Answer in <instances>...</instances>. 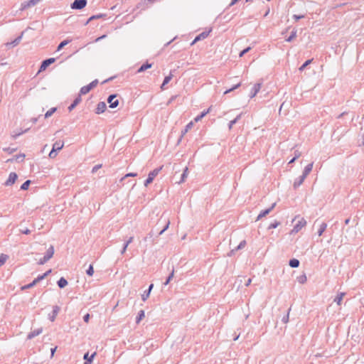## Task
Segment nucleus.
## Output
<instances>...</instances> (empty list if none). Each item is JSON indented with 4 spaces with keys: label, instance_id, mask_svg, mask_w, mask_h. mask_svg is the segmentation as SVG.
<instances>
[{
    "label": "nucleus",
    "instance_id": "obj_31",
    "mask_svg": "<svg viewBox=\"0 0 364 364\" xmlns=\"http://www.w3.org/2000/svg\"><path fill=\"white\" fill-rule=\"evenodd\" d=\"M242 116V114H240L237 115L233 120L230 121L228 125L229 129H231L232 128V126L237 122V121L240 119Z\"/></svg>",
    "mask_w": 364,
    "mask_h": 364
},
{
    "label": "nucleus",
    "instance_id": "obj_56",
    "mask_svg": "<svg viewBox=\"0 0 364 364\" xmlns=\"http://www.w3.org/2000/svg\"><path fill=\"white\" fill-rule=\"evenodd\" d=\"M83 320L85 322L88 323L89 320H90V314H85L83 317Z\"/></svg>",
    "mask_w": 364,
    "mask_h": 364
},
{
    "label": "nucleus",
    "instance_id": "obj_23",
    "mask_svg": "<svg viewBox=\"0 0 364 364\" xmlns=\"http://www.w3.org/2000/svg\"><path fill=\"white\" fill-rule=\"evenodd\" d=\"M346 294L344 292H341L337 295V296L334 299V301L338 304L341 305V303L344 297Z\"/></svg>",
    "mask_w": 364,
    "mask_h": 364
},
{
    "label": "nucleus",
    "instance_id": "obj_62",
    "mask_svg": "<svg viewBox=\"0 0 364 364\" xmlns=\"http://www.w3.org/2000/svg\"><path fill=\"white\" fill-rule=\"evenodd\" d=\"M90 357V356H89V353H85V354L84 355L83 358H84L86 361H87V360H89Z\"/></svg>",
    "mask_w": 364,
    "mask_h": 364
},
{
    "label": "nucleus",
    "instance_id": "obj_19",
    "mask_svg": "<svg viewBox=\"0 0 364 364\" xmlns=\"http://www.w3.org/2000/svg\"><path fill=\"white\" fill-rule=\"evenodd\" d=\"M82 99L80 96H78L75 99L73 103L68 107V110L71 112L80 102Z\"/></svg>",
    "mask_w": 364,
    "mask_h": 364
},
{
    "label": "nucleus",
    "instance_id": "obj_33",
    "mask_svg": "<svg viewBox=\"0 0 364 364\" xmlns=\"http://www.w3.org/2000/svg\"><path fill=\"white\" fill-rule=\"evenodd\" d=\"M289 265L291 267H298L299 265V261L296 259H292L289 261Z\"/></svg>",
    "mask_w": 364,
    "mask_h": 364
},
{
    "label": "nucleus",
    "instance_id": "obj_39",
    "mask_svg": "<svg viewBox=\"0 0 364 364\" xmlns=\"http://www.w3.org/2000/svg\"><path fill=\"white\" fill-rule=\"evenodd\" d=\"M30 183H31V181H30V180H27V181H25V182L21 185V190H23V191L27 190V189L28 188V186H29Z\"/></svg>",
    "mask_w": 364,
    "mask_h": 364
},
{
    "label": "nucleus",
    "instance_id": "obj_42",
    "mask_svg": "<svg viewBox=\"0 0 364 364\" xmlns=\"http://www.w3.org/2000/svg\"><path fill=\"white\" fill-rule=\"evenodd\" d=\"M69 43L68 40H65L62 41L58 46L57 50H60L65 46H66Z\"/></svg>",
    "mask_w": 364,
    "mask_h": 364
},
{
    "label": "nucleus",
    "instance_id": "obj_9",
    "mask_svg": "<svg viewBox=\"0 0 364 364\" xmlns=\"http://www.w3.org/2000/svg\"><path fill=\"white\" fill-rule=\"evenodd\" d=\"M40 1H41V0H29V1H25V2L22 3V4H21V9L23 10V9H26L28 8L34 6Z\"/></svg>",
    "mask_w": 364,
    "mask_h": 364
},
{
    "label": "nucleus",
    "instance_id": "obj_45",
    "mask_svg": "<svg viewBox=\"0 0 364 364\" xmlns=\"http://www.w3.org/2000/svg\"><path fill=\"white\" fill-rule=\"evenodd\" d=\"M240 85H241L240 83H238V84L235 85L234 87H232V88H230V89H229V90H226V91L224 92V94H225V95H226V94H228V93H229V92H230L233 91L234 90H235V89L238 88V87L240 86Z\"/></svg>",
    "mask_w": 364,
    "mask_h": 364
},
{
    "label": "nucleus",
    "instance_id": "obj_57",
    "mask_svg": "<svg viewBox=\"0 0 364 364\" xmlns=\"http://www.w3.org/2000/svg\"><path fill=\"white\" fill-rule=\"evenodd\" d=\"M24 157H25L24 155L16 156V161H23Z\"/></svg>",
    "mask_w": 364,
    "mask_h": 364
},
{
    "label": "nucleus",
    "instance_id": "obj_17",
    "mask_svg": "<svg viewBox=\"0 0 364 364\" xmlns=\"http://www.w3.org/2000/svg\"><path fill=\"white\" fill-rule=\"evenodd\" d=\"M305 178L306 177L303 176L302 175L296 178L293 184L294 188H297L299 186H300L303 183Z\"/></svg>",
    "mask_w": 364,
    "mask_h": 364
},
{
    "label": "nucleus",
    "instance_id": "obj_43",
    "mask_svg": "<svg viewBox=\"0 0 364 364\" xmlns=\"http://www.w3.org/2000/svg\"><path fill=\"white\" fill-rule=\"evenodd\" d=\"M105 16V14H98V15H94V16H92L87 21V23L90 21H92L93 19H97V18H102Z\"/></svg>",
    "mask_w": 364,
    "mask_h": 364
},
{
    "label": "nucleus",
    "instance_id": "obj_41",
    "mask_svg": "<svg viewBox=\"0 0 364 364\" xmlns=\"http://www.w3.org/2000/svg\"><path fill=\"white\" fill-rule=\"evenodd\" d=\"M312 59L311 60H306L299 68V71H303L304 70V68L308 66L311 62H312Z\"/></svg>",
    "mask_w": 364,
    "mask_h": 364
},
{
    "label": "nucleus",
    "instance_id": "obj_1",
    "mask_svg": "<svg viewBox=\"0 0 364 364\" xmlns=\"http://www.w3.org/2000/svg\"><path fill=\"white\" fill-rule=\"evenodd\" d=\"M162 167L163 166L155 168L149 173L148 178L144 181V186L147 187L150 183L153 182L154 178L156 177V176H158L159 172L161 171Z\"/></svg>",
    "mask_w": 364,
    "mask_h": 364
},
{
    "label": "nucleus",
    "instance_id": "obj_48",
    "mask_svg": "<svg viewBox=\"0 0 364 364\" xmlns=\"http://www.w3.org/2000/svg\"><path fill=\"white\" fill-rule=\"evenodd\" d=\"M95 355H96V353H92V354L90 355V357L89 360H88L87 361H85V362L84 363V364H91V363L92 362V360H93V358H95Z\"/></svg>",
    "mask_w": 364,
    "mask_h": 364
},
{
    "label": "nucleus",
    "instance_id": "obj_21",
    "mask_svg": "<svg viewBox=\"0 0 364 364\" xmlns=\"http://www.w3.org/2000/svg\"><path fill=\"white\" fill-rule=\"evenodd\" d=\"M23 35V32H22L21 36H19L18 38H16L12 42L6 43V46H17L20 43V41H21Z\"/></svg>",
    "mask_w": 364,
    "mask_h": 364
},
{
    "label": "nucleus",
    "instance_id": "obj_29",
    "mask_svg": "<svg viewBox=\"0 0 364 364\" xmlns=\"http://www.w3.org/2000/svg\"><path fill=\"white\" fill-rule=\"evenodd\" d=\"M145 316L144 311L141 310L139 311L138 316L136 318V323H139Z\"/></svg>",
    "mask_w": 364,
    "mask_h": 364
},
{
    "label": "nucleus",
    "instance_id": "obj_61",
    "mask_svg": "<svg viewBox=\"0 0 364 364\" xmlns=\"http://www.w3.org/2000/svg\"><path fill=\"white\" fill-rule=\"evenodd\" d=\"M169 225H170V221H169V220H168V221H167L166 225L165 226H164V228H163V229H164V230H165V231H166V230L168 228Z\"/></svg>",
    "mask_w": 364,
    "mask_h": 364
},
{
    "label": "nucleus",
    "instance_id": "obj_59",
    "mask_svg": "<svg viewBox=\"0 0 364 364\" xmlns=\"http://www.w3.org/2000/svg\"><path fill=\"white\" fill-rule=\"evenodd\" d=\"M133 240H134V237H130L127 240V241L125 242V244H127V245L129 246V245L130 243H132V242H133Z\"/></svg>",
    "mask_w": 364,
    "mask_h": 364
},
{
    "label": "nucleus",
    "instance_id": "obj_44",
    "mask_svg": "<svg viewBox=\"0 0 364 364\" xmlns=\"http://www.w3.org/2000/svg\"><path fill=\"white\" fill-rule=\"evenodd\" d=\"M150 293L147 291H144L141 295L142 301H145L149 297Z\"/></svg>",
    "mask_w": 364,
    "mask_h": 364
},
{
    "label": "nucleus",
    "instance_id": "obj_4",
    "mask_svg": "<svg viewBox=\"0 0 364 364\" xmlns=\"http://www.w3.org/2000/svg\"><path fill=\"white\" fill-rule=\"evenodd\" d=\"M306 225V221L304 218H301L296 223V224L294 226L291 232L297 233L299 232L305 225Z\"/></svg>",
    "mask_w": 364,
    "mask_h": 364
},
{
    "label": "nucleus",
    "instance_id": "obj_22",
    "mask_svg": "<svg viewBox=\"0 0 364 364\" xmlns=\"http://www.w3.org/2000/svg\"><path fill=\"white\" fill-rule=\"evenodd\" d=\"M63 146H64V143L63 141H56L53 145V149H54L55 151H57V150L59 151L63 149Z\"/></svg>",
    "mask_w": 364,
    "mask_h": 364
},
{
    "label": "nucleus",
    "instance_id": "obj_25",
    "mask_svg": "<svg viewBox=\"0 0 364 364\" xmlns=\"http://www.w3.org/2000/svg\"><path fill=\"white\" fill-rule=\"evenodd\" d=\"M40 281L39 280H37V278L35 279L31 283L27 284V285H25V286H23L21 287V289L22 290H25V289H30L33 287H34L38 282H39Z\"/></svg>",
    "mask_w": 364,
    "mask_h": 364
},
{
    "label": "nucleus",
    "instance_id": "obj_2",
    "mask_svg": "<svg viewBox=\"0 0 364 364\" xmlns=\"http://www.w3.org/2000/svg\"><path fill=\"white\" fill-rule=\"evenodd\" d=\"M54 255V247L53 246H50L46 252V254L44 255V257L38 262V264L40 265L44 264L46 263L49 259H50Z\"/></svg>",
    "mask_w": 364,
    "mask_h": 364
},
{
    "label": "nucleus",
    "instance_id": "obj_10",
    "mask_svg": "<svg viewBox=\"0 0 364 364\" xmlns=\"http://www.w3.org/2000/svg\"><path fill=\"white\" fill-rule=\"evenodd\" d=\"M55 60V59L53 58H50L43 60L40 67L39 72L45 70L47 68V67L49 66L53 63H54Z\"/></svg>",
    "mask_w": 364,
    "mask_h": 364
},
{
    "label": "nucleus",
    "instance_id": "obj_52",
    "mask_svg": "<svg viewBox=\"0 0 364 364\" xmlns=\"http://www.w3.org/2000/svg\"><path fill=\"white\" fill-rule=\"evenodd\" d=\"M250 49H251L250 47H247V48H245V50L241 51L240 53V57H242L246 53H247L249 50H250Z\"/></svg>",
    "mask_w": 364,
    "mask_h": 364
},
{
    "label": "nucleus",
    "instance_id": "obj_47",
    "mask_svg": "<svg viewBox=\"0 0 364 364\" xmlns=\"http://www.w3.org/2000/svg\"><path fill=\"white\" fill-rule=\"evenodd\" d=\"M279 224H280V223H279V222H274V223H271V224L269 225L268 228H269V229L276 228H277V227L279 225Z\"/></svg>",
    "mask_w": 364,
    "mask_h": 364
},
{
    "label": "nucleus",
    "instance_id": "obj_24",
    "mask_svg": "<svg viewBox=\"0 0 364 364\" xmlns=\"http://www.w3.org/2000/svg\"><path fill=\"white\" fill-rule=\"evenodd\" d=\"M326 228L327 224L326 223H321L318 230V235L321 236L323 232L326 230Z\"/></svg>",
    "mask_w": 364,
    "mask_h": 364
},
{
    "label": "nucleus",
    "instance_id": "obj_20",
    "mask_svg": "<svg viewBox=\"0 0 364 364\" xmlns=\"http://www.w3.org/2000/svg\"><path fill=\"white\" fill-rule=\"evenodd\" d=\"M210 109H211V107H210L206 111H203L200 115L195 117L194 121L196 122H198L200 120H201L208 113L210 112Z\"/></svg>",
    "mask_w": 364,
    "mask_h": 364
},
{
    "label": "nucleus",
    "instance_id": "obj_14",
    "mask_svg": "<svg viewBox=\"0 0 364 364\" xmlns=\"http://www.w3.org/2000/svg\"><path fill=\"white\" fill-rule=\"evenodd\" d=\"M43 332V328H39L38 329L33 330V331L30 332L27 336V339L31 340L34 337L40 335Z\"/></svg>",
    "mask_w": 364,
    "mask_h": 364
},
{
    "label": "nucleus",
    "instance_id": "obj_7",
    "mask_svg": "<svg viewBox=\"0 0 364 364\" xmlns=\"http://www.w3.org/2000/svg\"><path fill=\"white\" fill-rule=\"evenodd\" d=\"M117 95H111L109 96L107 99V102L109 104V107L111 108H115L119 105V100L116 99Z\"/></svg>",
    "mask_w": 364,
    "mask_h": 364
},
{
    "label": "nucleus",
    "instance_id": "obj_50",
    "mask_svg": "<svg viewBox=\"0 0 364 364\" xmlns=\"http://www.w3.org/2000/svg\"><path fill=\"white\" fill-rule=\"evenodd\" d=\"M48 156H49V157H50V159H53V158H55V157L57 156L56 151L52 149V150H51V151L49 153V155H48Z\"/></svg>",
    "mask_w": 364,
    "mask_h": 364
},
{
    "label": "nucleus",
    "instance_id": "obj_12",
    "mask_svg": "<svg viewBox=\"0 0 364 364\" xmlns=\"http://www.w3.org/2000/svg\"><path fill=\"white\" fill-rule=\"evenodd\" d=\"M261 87H262V83H260V82L256 83L252 89L251 93H250V97L253 98L254 97H255L257 95V94L259 92Z\"/></svg>",
    "mask_w": 364,
    "mask_h": 364
},
{
    "label": "nucleus",
    "instance_id": "obj_13",
    "mask_svg": "<svg viewBox=\"0 0 364 364\" xmlns=\"http://www.w3.org/2000/svg\"><path fill=\"white\" fill-rule=\"evenodd\" d=\"M106 108H107V105H106L105 102H100L97 105L95 112H96V114H102L105 111Z\"/></svg>",
    "mask_w": 364,
    "mask_h": 364
},
{
    "label": "nucleus",
    "instance_id": "obj_27",
    "mask_svg": "<svg viewBox=\"0 0 364 364\" xmlns=\"http://www.w3.org/2000/svg\"><path fill=\"white\" fill-rule=\"evenodd\" d=\"M188 167H186L185 169L183 170V173L181 175V181L178 182V183H181L184 182L186 181V178L188 177Z\"/></svg>",
    "mask_w": 364,
    "mask_h": 364
},
{
    "label": "nucleus",
    "instance_id": "obj_26",
    "mask_svg": "<svg viewBox=\"0 0 364 364\" xmlns=\"http://www.w3.org/2000/svg\"><path fill=\"white\" fill-rule=\"evenodd\" d=\"M172 77H173V75L171 73H170L168 76L165 77L164 82L161 86V89H164V86L171 81V80L172 79Z\"/></svg>",
    "mask_w": 364,
    "mask_h": 364
},
{
    "label": "nucleus",
    "instance_id": "obj_15",
    "mask_svg": "<svg viewBox=\"0 0 364 364\" xmlns=\"http://www.w3.org/2000/svg\"><path fill=\"white\" fill-rule=\"evenodd\" d=\"M60 311V307L58 306H53V310L52 314H49V319L51 321H54L58 312Z\"/></svg>",
    "mask_w": 364,
    "mask_h": 364
},
{
    "label": "nucleus",
    "instance_id": "obj_38",
    "mask_svg": "<svg viewBox=\"0 0 364 364\" xmlns=\"http://www.w3.org/2000/svg\"><path fill=\"white\" fill-rule=\"evenodd\" d=\"M173 276H174V269H172L171 274H169V276L166 279V282H164V285L168 284L169 282H171V280L173 279Z\"/></svg>",
    "mask_w": 364,
    "mask_h": 364
},
{
    "label": "nucleus",
    "instance_id": "obj_30",
    "mask_svg": "<svg viewBox=\"0 0 364 364\" xmlns=\"http://www.w3.org/2000/svg\"><path fill=\"white\" fill-rule=\"evenodd\" d=\"M152 66V64L151 63H146V64H144L142 65L138 70V73H141V72H144L146 70H147L148 68H151Z\"/></svg>",
    "mask_w": 364,
    "mask_h": 364
},
{
    "label": "nucleus",
    "instance_id": "obj_51",
    "mask_svg": "<svg viewBox=\"0 0 364 364\" xmlns=\"http://www.w3.org/2000/svg\"><path fill=\"white\" fill-rule=\"evenodd\" d=\"M137 176V173H127L122 178V180H123L124 178H127V177H135Z\"/></svg>",
    "mask_w": 364,
    "mask_h": 364
},
{
    "label": "nucleus",
    "instance_id": "obj_54",
    "mask_svg": "<svg viewBox=\"0 0 364 364\" xmlns=\"http://www.w3.org/2000/svg\"><path fill=\"white\" fill-rule=\"evenodd\" d=\"M301 153L299 151L296 150V151H294V157H295L296 159H297L298 158H299V157L301 156Z\"/></svg>",
    "mask_w": 364,
    "mask_h": 364
},
{
    "label": "nucleus",
    "instance_id": "obj_46",
    "mask_svg": "<svg viewBox=\"0 0 364 364\" xmlns=\"http://www.w3.org/2000/svg\"><path fill=\"white\" fill-rule=\"evenodd\" d=\"M87 274L89 276H92L94 274V269L92 264L90 265L88 269L87 270Z\"/></svg>",
    "mask_w": 364,
    "mask_h": 364
},
{
    "label": "nucleus",
    "instance_id": "obj_32",
    "mask_svg": "<svg viewBox=\"0 0 364 364\" xmlns=\"http://www.w3.org/2000/svg\"><path fill=\"white\" fill-rule=\"evenodd\" d=\"M193 126V122H189L185 127V129L182 131V136H183Z\"/></svg>",
    "mask_w": 364,
    "mask_h": 364
},
{
    "label": "nucleus",
    "instance_id": "obj_16",
    "mask_svg": "<svg viewBox=\"0 0 364 364\" xmlns=\"http://www.w3.org/2000/svg\"><path fill=\"white\" fill-rule=\"evenodd\" d=\"M245 245L246 241L245 240L241 241L239 245L235 249H233L230 251V252L228 254V256H232L235 253V252L243 249L245 247Z\"/></svg>",
    "mask_w": 364,
    "mask_h": 364
},
{
    "label": "nucleus",
    "instance_id": "obj_49",
    "mask_svg": "<svg viewBox=\"0 0 364 364\" xmlns=\"http://www.w3.org/2000/svg\"><path fill=\"white\" fill-rule=\"evenodd\" d=\"M289 311H290V309ZM289 311H288L287 314L282 318V321L283 323H287L289 321Z\"/></svg>",
    "mask_w": 364,
    "mask_h": 364
},
{
    "label": "nucleus",
    "instance_id": "obj_35",
    "mask_svg": "<svg viewBox=\"0 0 364 364\" xmlns=\"http://www.w3.org/2000/svg\"><path fill=\"white\" fill-rule=\"evenodd\" d=\"M296 32H297V31H296V30H295V29H294V31H292V32H291V33L290 36H289V37H288V38L286 39V41H287V42H291V41H293V40L296 37Z\"/></svg>",
    "mask_w": 364,
    "mask_h": 364
},
{
    "label": "nucleus",
    "instance_id": "obj_6",
    "mask_svg": "<svg viewBox=\"0 0 364 364\" xmlns=\"http://www.w3.org/2000/svg\"><path fill=\"white\" fill-rule=\"evenodd\" d=\"M17 178H18V176L16 173H14V172L10 173L8 179L4 183V185L6 186H9L13 185L16 182Z\"/></svg>",
    "mask_w": 364,
    "mask_h": 364
},
{
    "label": "nucleus",
    "instance_id": "obj_64",
    "mask_svg": "<svg viewBox=\"0 0 364 364\" xmlns=\"http://www.w3.org/2000/svg\"><path fill=\"white\" fill-rule=\"evenodd\" d=\"M251 282H252V279H248L247 282L245 283V286L248 287L251 284Z\"/></svg>",
    "mask_w": 364,
    "mask_h": 364
},
{
    "label": "nucleus",
    "instance_id": "obj_58",
    "mask_svg": "<svg viewBox=\"0 0 364 364\" xmlns=\"http://www.w3.org/2000/svg\"><path fill=\"white\" fill-rule=\"evenodd\" d=\"M22 233L23 234H26V235H28L31 233V230L28 228L25 229V230H21Z\"/></svg>",
    "mask_w": 364,
    "mask_h": 364
},
{
    "label": "nucleus",
    "instance_id": "obj_55",
    "mask_svg": "<svg viewBox=\"0 0 364 364\" xmlns=\"http://www.w3.org/2000/svg\"><path fill=\"white\" fill-rule=\"evenodd\" d=\"M127 247H128L127 244L124 243V247H123L122 250H121V254L122 255H124L126 252V251L127 250Z\"/></svg>",
    "mask_w": 364,
    "mask_h": 364
},
{
    "label": "nucleus",
    "instance_id": "obj_11",
    "mask_svg": "<svg viewBox=\"0 0 364 364\" xmlns=\"http://www.w3.org/2000/svg\"><path fill=\"white\" fill-rule=\"evenodd\" d=\"M275 205H276V203H273L272 205V206L270 208H267V209H266L264 210L261 211V213L258 215L256 221L259 220L261 218H262L263 217H264L267 215H268L274 209Z\"/></svg>",
    "mask_w": 364,
    "mask_h": 364
},
{
    "label": "nucleus",
    "instance_id": "obj_8",
    "mask_svg": "<svg viewBox=\"0 0 364 364\" xmlns=\"http://www.w3.org/2000/svg\"><path fill=\"white\" fill-rule=\"evenodd\" d=\"M211 30H209L208 31H204V32H202L201 33H200L198 36H197L195 39L192 41V43H191V46L194 45L196 42L200 41V40H203V39H205L206 38L210 33Z\"/></svg>",
    "mask_w": 364,
    "mask_h": 364
},
{
    "label": "nucleus",
    "instance_id": "obj_60",
    "mask_svg": "<svg viewBox=\"0 0 364 364\" xmlns=\"http://www.w3.org/2000/svg\"><path fill=\"white\" fill-rule=\"evenodd\" d=\"M101 167V165H96L92 168V173L97 171Z\"/></svg>",
    "mask_w": 364,
    "mask_h": 364
},
{
    "label": "nucleus",
    "instance_id": "obj_40",
    "mask_svg": "<svg viewBox=\"0 0 364 364\" xmlns=\"http://www.w3.org/2000/svg\"><path fill=\"white\" fill-rule=\"evenodd\" d=\"M51 272V269L48 270L46 272H45L43 274L40 275L37 277V280L41 281L44 278H46L48 275H49Z\"/></svg>",
    "mask_w": 364,
    "mask_h": 364
},
{
    "label": "nucleus",
    "instance_id": "obj_36",
    "mask_svg": "<svg viewBox=\"0 0 364 364\" xmlns=\"http://www.w3.org/2000/svg\"><path fill=\"white\" fill-rule=\"evenodd\" d=\"M56 111L55 107L50 108L49 110L46 112L45 114V118H48L52 116V114Z\"/></svg>",
    "mask_w": 364,
    "mask_h": 364
},
{
    "label": "nucleus",
    "instance_id": "obj_28",
    "mask_svg": "<svg viewBox=\"0 0 364 364\" xmlns=\"http://www.w3.org/2000/svg\"><path fill=\"white\" fill-rule=\"evenodd\" d=\"M58 285L60 288H64L65 286L68 285V282L67 280L63 278V277H61L58 281Z\"/></svg>",
    "mask_w": 364,
    "mask_h": 364
},
{
    "label": "nucleus",
    "instance_id": "obj_53",
    "mask_svg": "<svg viewBox=\"0 0 364 364\" xmlns=\"http://www.w3.org/2000/svg\"><path fill=\"white\" fill-rule=\"evenodd\" d=\"M304 18V15H293V18L295 20V21H299V19H301Z\"/></svg>",
    "mask_w": 364,
    "mask_h": 364
},
{
    "label": "nucleus",
    "instance_id": "obj_18",
    "mask_svg": "<svg viewBox=\"0 0 364 364\" xmlns=\"http://www.w3.org/2000/svg\"><path fill=\"white\" fill-rule=\"evenodd\" d=\"M313 166H314V163H311L309 164H308L305 168H304V170L303 171V174L302 176L306 177L310 173V172L312 171V168H313Z\"/></svg>",
    "mask_w": 364,
    "mask_h": 364
},
{
    "label": "nucleus",
    "instance_id": "obj_5",
    "mask_svg": "<svg viewBox=\"0 0 364 364\" xmlns=\"http://www.w3.org/2000/svg\"><path fill=\"white\" fill-rule=\"evenodd\" d=\"M87 4V0H75L71 5L73 9H82Z\"/></svg>",
    "mask_w": 364,
    "mask_h": 364
},
{
    "label": "nucleus",
    "instance_id": "obj_3",
    "mask_svg": "<svg viewBox=\"0 0 364 364\" xmlns=\"http://www.w3.org/2000/svg\"><path fill=\"white\" fill-rule=\"evenodd\" d=\"M97 83H98V80H95L92 82H90L89 85H87L86 86H83L82 87H81L80 91V95H86L87 93H88L92 89H93L94 87H95L97 86Z\"/></svg>",
    "mask_w": 364,
    "mask_h": 364
},
{
    "label": "nucleus",
    "instance_id": "obj_37",
    "mask_svg": "<svg viewBox=\"0 0 364 364\" xmlns=\"http://www.w3.org/2000/svg\"><path fill=\"white\" fill-rule=\"evenodd\" d=\"M7 259H8V256L6 255L2 254L0 256V267H1L2 265L4 264V263L7 260Z\"/></svg>",
    "mask_w": 364,
    "mask_h": 364
},
{
    "label": "nucleus",
    "instance_id": "obj_34",
    "mask_svg": "<svg viewBox=\"0 0 364 364\" xmlns=\"http://www.w3.org/2000/svg\"><path fill=\"white\" fill-rule=\"evenodd\" d=\"M306 280H307V278H306V276L305 274H301V275H300L299 277H297V281L300 284L306 283Z\"/></svg>",
    "mask_w": 364,
    "mask_h": 364
},
{
    "label": "nucleus",
    "instance_id": "obj_63",
    "mask_svg": "<svg viewBox=\"0 0 364 364\" xmlns=\"http://www.w3.org/2000/svg\"><path fill=\"white\" fill-rule=\"evenodd\" d=\"M56 349H57V347H55V348H51V350H50L51 357H53V356L54 355V353H55V352Z\"/></svg>",
    "mask_w": 364,
    "mask_h": 364
}]
</instances>
